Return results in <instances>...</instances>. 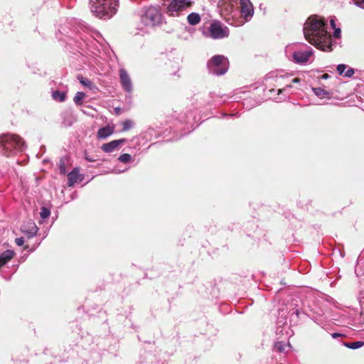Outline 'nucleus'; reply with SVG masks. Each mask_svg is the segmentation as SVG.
I'll list each match as a JSON object with an SVG mask.
<instances>
[{"label": "nucleus", "instance_id": "obj_1", "mask_svg": "<svg viewBox=\"0 0 364 364\" xmlns=\"http://www.w3.org/2000/svg\"><path fill=\"white\" fill-rule=\"evenodd\" d=\"M306 40L316 48L326 52L333 50L331 36L327 31L324 19L318 16H311L304 25Z\"/></svg>", "mask_w": 364, "mask_h": 364}, {"label": "nucleus", "instance_id": "obj_2", "mask_svg": "<svg viewBox=\"0 0 364 364\" xmlns=\"http://www.w3.org/2000/svg\"><path fill=\"white\" fill-rule=\"evenodd\" d=\"M92 14L100 18H110L117 11L119 0H89Z\"/></svg>", "mask_w": 364, "mask_h": 364}, {"label": "nucleus", "instance_id": "obj_3", "mask_svg": "<svg viewBox=\"0 0 364 364\" xmlns=\"http://www.w3.org/2000/svg\"><path fill=\"white\" fill-rule=\"evenodd\" d=\"M24 149V141L18 135L4 134L0 136V152L5 156L14 154Z\"/></svg>", "mask_w": 364, "mask_h": 364}, {"label": "nucleus", "instance_id": "obj_4", "mask_svg": "<svg viewBox=\"0 0 364 364\" xmlns=\"http://www.w3.org/2000/svg\"><path fill=\"white\" fill-rule=\"evenodd\" d=\"M164 12L171 17H178L191 9L196 0H161Z\"/></svg>", "mask_w": 364, "mask_h": 364}, {"label": "nucleus", "instance_id": "obj_5", "mask_svg": "<svg viewBox=\"0 0 364 364\" xmlns=\"http://www.w3.org/2000/svg\"><path fill=\"white\" fill-rule=\"evenodd\" d=\"M140 21L144 26L154 28L162 24L164 18L159 6H150L141 11Z\"/></svg>", "mask_w": 364, "mask_h": 364}, {"label": "nucleus", "instance_id": "obj_6", "mask_svg": "<svg viewBox=\"0 0 364 364\" xmlns=\"http://www.w3.org/2000/svg\"><path fill=\"white\" fill-rule=\"evenodd\" d=\"M237 0H225L221 5V14L229 24L240 26L244 24V21L233 20L237 14Z\"/></svg>", "mask_w": 364, "mask_h": 364}, {"label": "nucleus", "instance_id": "obj_7", "mask_svg": "<svg viewBox=\"0 0 364 364\" xmlns=\"http://www.w3.org/2000/svg\"><path fill=\"white\" fill-rule=\"evenodd\" d=\"M228 58L221 55H214L207 63L209 73L218 76L224 75L228 71Z\"/></svg>", "mask_w": 364, "mask_h": 364}, {"label": "nucleus", "instance_id": "obj_8", "mask_svg": "<svg viewBox=\"0 0 364 364\" xmlns=\"http://www.w3.org/2000/svg\"><path fill=\"white\" fill-rule=\"evenodd\" d=\"M299 46V44L289 45L286 47V53L288 55L289 53L292 51L291 56L293 60L298 64H304L308 62L309 59L313 55V49L310 47L307 48V50H296L294 48Z\"/></svg>", "mask_w": 364, "mask_h": 364}, {"label": "nucleus", "instance_id": "obj_9", "mask_svg": "<svg viewBox=\"0 0 364 364\" xmlns=\"http://www.w3.org/2000/svg\"><path fill=\"white\" fill-rule=\"evenodd\" d=\"M208 32L209 36L213 39L223 38L229 35L228 28L219 21L213 22L208 28Z\"/></svg>", "mask_w": 364, "mask_h": 364}, {"label": "nucleus", "instance_id": "obj_10", "mask_svg": "<svg viewBox=\"0 0 364 364\" xmlns=\"http://www.w3.org/2000/svg\"><path fill=\"white\" fill-rule=\"evenodd\" d=\"M240 13L245 21H249L254 14L253 6L250 0H240Z\"/></svg>", "mask_w": 364, "mask_h": 364}, {"label": "nucleus", "instance_id": "obj_11", "mask_svg": "<svg viewBox=\"0 0 364 364\" xmlns=\"http://www.w3.org/2000/svg\"><path fill=\"white\" fill-rule=\"evenodd\" d=\"M119 73L120 82L123 90L127 92H132L133 90V86L129 75L123 68L120 69Z\"/></svg>", "mask_w": 364, "mask_h": 364}, {"label": "nucleus", "instance_id": "obj_12", "mask_svg": "<svg viewBox=\"0 0 364 364\" xmlns=\"http://www.w3.org/2000/svg\"><path fill=\"white\" fill-rule=\"evenodd\" d=\"M38 230L36 223L32 220L25 223L21 228V232L28 238L34 237L37 234Z\"/></svg>", "mask_w": 364, "mask_h": 364}, {"label": "nucleus", "instance_id": "obj_13", "mask_svg": "<svg viewBox=\"0 0 364 364\" xmlns=\"http://www.w3.org/2000/svg\"><path fill=\"white\" fill-rule=\"evenodd\" d=\"M127 140L125 139H120L113 140L109 143L102 144L101 149L105 153H111L117 149L120 145L124 144Z\"/></svg>", "mask_w": 364, "mask_h": 364}, {"label": "nucleus", "instance_id": "obj_14", "mask_svg": "<svg viewBox=\"0 0 364 364\" xmlns=\"http://www.w3.org/2000/svg\"><path fill=\"white\" fill-rule=\"evenodd\" d=\"M84 178V176L79 173L77 168H73V170L68 174V185L71 187L74 186L77 182L82 181Z\"/></svg>", "mask_w": 364, "mask_h": 364}, {"label": "nucleus", "instance_id": "obj_15", "mask_svg": "<svg viewBox=\"0 0 364 364\" xmlns=\"http://www.w3.org/2000/svg\"><path fill=\"white\" fill-rule=\"evenodd\" d=\"M15 253L11 250H7L0 255V267L4 266L14 256Z\"/></svg>", "mask_w": 364, "mask_h": 364}, {"label": "nucleus", "instance_id": "obj_16", "mask_svg": "<svg viewBox=\"0 0 364 364\" xmlns=\"http://www.w3.org/2000/svg\"><path fill=\"white\" fill-rule=\"evenodd\" d=\"M113 133V129L110 127H105L100 128L97 132V137L101 139H105Z\"/></svg>", "mask_w": 364, "mask_h": 364}, {"label": "nucleus", "instance_id": "obj_17", "mask_svg": "<svg viewBox=\"0 0 364 364\" xmlns=\"http://www.w3.org/2000/svg\"><path fill=\"white\" fill-rule=\"evenodd\" d=\"M201 20V17L199 14L196 12H192L189 14L187 16V21L191 26L198 25Z\"/></svg>", "mask_w": 364, "mask_h": 364}, {"label": "nucleus", "instance_id": "obj_18", "mask_svg": "<svg viewBox=\"0 0 364 364\" xmlns=\"http://www.w3.org/2000/svg\"><path fill=\"white\" fill-rule=\"evenodd\" d=\"M282 79V75H278L277 74L274 73H269L265 77V81L269 82V83L274 82L276 83L280 84V81Z\"/></svg>", "mask_w": 364, "mask_h": 364}, {"label": "nucleus", "instance_id": "obj_19", "mask_svg": "<svg viewBox=\"0 0 364 364\" xmlns=\"http://www.w3.org/2000/svg\"><path fill=\"white\" fill-rule=\"evenodd\" d=\"M287 348H290V344L289 343L286 344L283 341H277L274 343V350L279 352V353L284 352L286 350Z\"/></svg>", "mask_w": 364, "mask_h": 364}, {"label": "nucleus", "instance_id": "obj_20", "mask_svg": "<svg viewBox=\"0 0 364 364\" xmlns=\"http://www.w3.org/2000/svg\"><path fill=\"white\" fill-rule=\"evenodd\" d=\"M52 97L55 101L58 102H64L66 98V94L65 92H61L59 90L53 91L52 93Z\"/></svg>", "mask_w": 364, "mask_h": 364}, {"label": "nucleus", "instance_id": "obj_21", "mask_svg": "<svg viewBox=\"0 0 364 364\" xmlns=\"http://www.w3.org/2000/svg\"><path fill=\"white\" fill-rule=\"evenodd\" d=\"M77 79L82 85L90 88V90L95 87L94 84L89 79L83 77L82 76H78Z\"/></svg>", "mask_w": 364, "mask_h": 364}, {"label": "nucleus", "instance_id": "obj_22", "mask_svg": "<svg viewBox=\"0 0 364 364\" xmlns=\"http://www.w3.org/2000/svg\"><path fill=\"white\" fill-rule=\"evenodd\" d=\"M86 95L83 92H77L73 99L74 102L77 105H81L82 100L85 97Z\"/></svg>", "mask_w": 364, "mask_h": 364}, {"label": "nucleus", "instance_id": "obj_23", "mask_svg": "<svg viewBox=\"0 0 364 364\" xmlns=\"http://www.w3.org/2000/svg\"><path fill=\"white\" fill-rule=\"evenodd\" d=\"M68 162L67 158H62L59 161V171L63 175L66 173V163Z\"/></svg>", "mask_w": 364, "mask_h": 364}, {"label": "nucleus", "instance_id": "obj_24", "mask_svg": "<svg viewBox=\"0 0 364 364\" xmlns=\"http://www.w3.org/2000/svg\"><path fill=\"white\" fill-rule=\"evenodd\" d=\"M313 92L316 96L320 97H323L325 96L328 95V94H329L326 90H325L321 87L313 88Z\"/></svg>", "mask_w": 364, "mask_h": 364}, {"label": "nucleus", "instance_id": "obj_25", "mask_svg": "<svg viewBox=\"0 0 364 364\" xmlns=\"http://www.w3.org/2000/svg\"><path fill=\"white\" fill-rule=\"evenodd\" d=\"M364 345L363 341H355L352 343H345V346L350 349H358Z\"/></svg>", "mask_w": 364, "mask_h": 364}, {"label": "nucleus", "instance_id": "obj_26", "mask_svg": "<svg viewBox=\"0 0 364 364\" xmlns=\"http://www.w3.org/2000/svg\"><path fill=\"white\" fill-rule=\"evenodd\" d=\"M134 122L131 119H126L122 122V131L126 132L129 130L134 126Z\"/></svg>", "mask_w": 364, "mask_h": 364}, {"label": "nucleus", "instance_id": "obj_27", "mask_svg": "<svg viewBox=\"0 0 364 364\" xmlns=\"http://www.w3.org/2000/svg\"><path fill=\"white\" fill-rule=\"evenodd\" d=\"M50 215V211L48 208L45 206L41 208L40 215L42 219H46Z\"/></svg>", "mask_w": 364, "mask_h": 364}, {"label": "nucleus", "instance_id": "obj_28", "mask_svg": "<svg viewBox=\"0 0 364 364\" xmlns=\"http://www.w3.org/2000/svg\"><path fill=\"white\" fill-rule=\"evenodd\" d=\"M131 159H132V156L129 154H122L118 158V160L122 163H127V162L130 161Z\"/></svg>", "mask_w": 364, "mask_h": 364}, {"label": "nucleus", "instance_id": "obj_29", "mask_svg": "<svg viewBox=\"0 0 364 364\" xmlns=\"http://www.w3.org/2000/svg\"><path fill=\"white\" fill-rule=\"evenodd\" d=\"M347 69V65L345 64H339L337 66V72L340 75H344L345 71Z\"/></svg>", "mask_w": 364, "mask_h": 364}, {"label": "nucleus", "instance_id": "obj_30", "mask_svg": "<svg viewBox=\"0 0 364 364\" xmlns=\"http://www.w3.org/2000/svg\"><path fill=\"white\" fill-rule=\"evenodd\" d=\"M354 73V69L347 66V70L345 71V74L343 76L346 77H350L353 75Z\"/></svg>", "mask_w": 364, "mask_h": 364}, {"label": "nucleus", "instance_id": "obj_31", "mask_svg": "<svg viewBox=\"0 0 364 364\" xmlns=\"http://www.w3.org/2000/svg\"><path fill=\"white\" fill-rule=\"evenodd\" d=\"M357 6L364 9V0H351Z\"/></svg>", "mask_w": 364, "mask_h": 364}, {"label": "nucleus", "instance_id": "obj_32", "mask_svg": "<svg viewBox=\"0 0 364 364\" xmlns=\"http://www.w3.org/2000/svg\"><path fill=\"white\" fill-rule=\"evenodd\" d=\"M15 242L18 246H22L24 244V239L23 237H17L15 239Z\"/></svg>", "mask_w": 364, "mask_h": 364}, {"label": "nucleus", "instance_id": "obj_33", "mask_svg": "<svg viewBox=\"0 0 364 364\" xmlns=\"http://www.w3.org/2000/svg\"><path fill=\"white\" fill-rule=\"evenodd\" d=\"M334 33H333V36L334 38H339L340 36H341V29L340 28H334Z\"/></svg>", "mask_w": 364, "mask_h": 364}, {"label": "nucleus", "instance_id": "obj_34", "mask_svg": "<svg viewBox=\"0 0 364 364\" xmlns=\"http://www.w3.org/2000/svg\"><path fill=\"white\" fill-rule=\"evenodd\" d=\"M291 85H287L285 87H284L283 89H279L278 90V95L282 93L283 92L286 91L287 90L289 89V88H291Z\"/></svg>", "mask_w": 364, "mask_h": 364}, {"label": "nucleus", "instance_id": "obj_35", "mask_svg": "<svg viewBox=\"0 0 364 364\" xmlns=\"http://www.w3.org/2000/svg\"><path fill=\"white\" fill-rule=\"evenodd\" d=\"M85 159L86 161H87L89 162H94L96 161L95 159H92V157L88 156L87 154H85Z\"/></svg>", "mask_w": 364, "mask_h": 364}, {"label": "nucleus", "instance_id": "obj_36", "mask_svg": "<svg viewBox=\"0 0 364 364\" xmlns=\"http://www.w3.org/2000/svg\"><path fill=\"white\" fill-rule=\"evenodd\" d=\"M330 23H331V26L333 28H336V23H335V20L334 19H331L330 21Z\"/></svg>", "mask_w": 364, "mask_h": 364}, {"label": "nucleus", "instance_id": "obj_37", "mask_svg": "<svg viewBox=\"0 0 364 364\" xmlns=\"http://www.w3.org/2000/svg\"><path fill=\"white\" fill-rule=\"evenodd\" d=\"M341 335L338 333H333L331 334V336L333 338H336L337 337H339L341 336Z\"/></svg>", "mask_w": 364, "mask_h": 364}, {"label": "nucleus", "instance_id": "obj_38", "mask_svg": "<svg viewBox=\"0 0 364 364\" xmlns=\"http://www.w3.org/2000/svg\"><path fill=\"white\" fill-rule=\"evenodd\" d=\"M300 82V79H299V78H297V77L294 78V79L292 80V82H294V83H298V82Z\"/></svg>", "mask_w": 364, "mask_h": 364}, {"label": "nucleus", "instance_id": "obj_39", "mask_svg": "<svg viewBox=\"0 0 364 364\" xmlns=\"http://www.w3.org/2000/svg\"><path fill=\"white\" fill-rule=\"evenodd\" d=\"M328 77V74H324L323 75V78H324V79H327Z\"/></svg>", "mask_w": 364, "mask_h": 364}, {"label": "nucleus", "instance_id": "obj_40", "mask_svg": "<svg viewBox=\"0 0 364 364\" xmlns=\"http://www.w3.org/2000/svg\"><path fill=\"white\" fill-rule=\"evenodd\" d=\"M361 319L364 321V314L361 315Z\"/></svg>", "mask_w": 364, "mask_h": 364}]
</instances>
